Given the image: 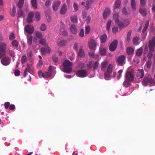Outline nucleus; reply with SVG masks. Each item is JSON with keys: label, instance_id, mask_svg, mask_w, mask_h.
Returning a JSON list of instances; mask_svg holds the SVG:
<instances>
[{"label": "nucleus", "instance_id": "f257e3e1", "mask_svg": "<svg viewBox=\"0 0 155 155\" xmlns=\"http://www.w3.org/2000/svg\"><path fill=\"white\" fill-rule=\"evenodd\" d=\"M72 64V63L69 60H65L63 63L64 71L67 73H69L71 72L72 68L70 67Z\"/></svg>", "mask_w": 155, "mask_h": 155}, {"label": "nucleus", "instance_id": "f03ea898", "mask_svg": "<svg viewBox=\"0 0 155 155\" xmlns=\"http://www.w3.org/2000/svg\"><path fill=\"white\" fill-rule=\"evenodd\" d=\"M142 84L146 86L148 84H155V80L150 75L145 77L142 81Z\"/></svg>", "mask_w": 155, "mask_h": 155}, {"label": "nucleus", "instance_id": "7ed1b4c3", "mask_svg": "<svg viewBox=\"0 0 155 155\" xmlns=\"http://www.w3.org/2000/svg\"><path fill=\"white\" fill-rule=\"evenodd\" d=\"M113 65L110 64L108 66L106 71L104 73V78L106 80H109L110 79L111 74L112 73Z\"/></svg>", "mask_w": 155, "mask_h": 155}, {"label": "nucleus", "instance_id": "20e7f679", "mask_svg": "<svg viewBox=\"0 0 155 155\" xmlns=\"http://www.w3.org/2000/svg\"><path fill=\"white\" fill-rule=\"evenodd\" d=\"M6 48L7 45L5 43H0V59L5 55Z\"/></svg>", "mask_w": 155, "mask_h": 155}, {"label": "nucleus", "instance_id": "39448f33", "mask_svg": "<svg viewBox=\"0 0 155 155\" xmlns=\"http://www.w3.org/2000/svg\"><path fill=\"white\" fill-rule=\"evenodd\" d=\"M54 69H55V68H54V67L51 65H50L48 70V72H43V78H47L50 77L52 75L51 73L52 71Z\"/></svg>", "mask_w": 155, "mask_h": 155}, {"label": "nucleus", "instance_id": "423d86ee", "mask_svg": "<svg viewBox=\"0 0 155 155\" xmlns=\"http://www.w3.org/2000/svg\"><path fill=\"white\" fill-rule=\"evenodd\" d=\"M33 62L31 61L30 64H27V68L25 69L24 73V76L25 77L28 72H30L31 71L33 70L34 69L32 65Z\"/></svg>", "mask_w": 155, "mask_h": 155}, {"label": "nucleus", "instance_id": "0eeeda50", "mask_svg": "<svg viewBox=\"0 0 155 155\" xmlns=\"http://www.w3.org/2000/svg\"><path fill=\"white\" fill-rule=\"evenodd\" d=\"M118 41L117 40H114L110 44L109 47L110 50L111 51H114L117 46Z\"/></svg>", "mask_w": 155, "mask_h": 155}, {"label": "nucleus", "instance_id": "6e6552de", "mask_svg": "<svg viewBox=\"0 0 155 155\" xmlns=\"http://www.w3.org/2000/svg\"><path fill=\"white\" fill-rule=\"evenodd\" d=\"M76 74L77 76L78 77L84 78L87 76V72L85 70L81 69L78 71Z\"/></svg>", "mask_w": 155, "mask_h": 155}, {"label": "nucleus", "instance_id": "1a4fd4ad", "mask_svg": "<svg viewBox=\"0 0 155 155\" xmlns=\"http://www.w3.org/2000/svg\"><path fill=\"white\" fill-rule=\"evenodd\" d=\"M133 73L131 71H127L125 75V77L127 80L133 81L134 80V78Z\"/></svg>", "mask_w": 155, "mask_h": 155}, {"label": "nucleus", "instance_id": "9d476101", "mask_svg": "<svg viewBox=\"0 0 155 155\" xmlns=\"http://www.w3.org/2000/svg\"><path fill=\"white\" fill-rule=\"evenodd\" d=\"M154 47H155V37H153L151 40L149 41V48L150 51L153 52L154 51Z\"/></svg>", "mask_w": 155, "mask_h": 155}, {"label": "nucleus", "instance_id": "9b49d317", "mask_svg": "<svg viewBox=\"0 0 155 155\" xmlns=\"http://www.w3.org/2000/svg\"><path fill=\"white\" fill-rule=\"evenodd\" d=\"M24 30L28 34H31L34 31V28L31 25H28L25 27Z\"/></svg>", "mask_w": 155, "mask_h": 155}, {"label": "nucleus", "instance_id": "f8f14e48", "mask_svg": "<svg viewBox=\"0 0 155 155\" xmlns=\"http://www.w3.org/2000/svg\"><path fill=\"white\" fill-rule=\"evenodd\" d=\"M97 42L93 39H91L89 42L88 45L90 49L94 50L96 47Z\"/></svg>", "mask_w": 155, "mask_h": 155}, {"label": "nucleus", "instance_id": "ddd939ff", "mask_svg": "<svg viewBox=\"0 0 155 155\" xmlns=\"http://www.w3.org/2000/svg\"><path fill=\"white\" fill-rule=\"evenodd\" d=\"M1 62L2 64L5 65L7 66L10 63V60L8 57H4L1 59Z\"/></svg>", "mask_w": 155, "mask_h": 155}, {"label": "nucleus", "instance_id": "4468645a", "mask_svg": "<svg viewBox=\"0 0 155 155\" xmlns=\"http://www.w3.org/2000/svg\"><path fill=\"white\" fill-rule=\"evenodd\" d=\"M61 2L60 1L57 0L54 2L52 5L53 10L56 12L58 9L61 5Z\"/></svg>", "mask_w": 155, "mask_h": 155}, {"label": "nucleus", "instance_id": "2eb2a0df", "mask_svg": "<svg viewBox=\"0 0 155 155\" xmlns=\"http://www.w3.org/2000/svg\"><path fill=\"white\" fill-rule=\"evenodd\" d=\"M69 30L71 32L72 34L76 35L77 33V28L74 24H72L71 25L69 28Z\"/></svg>", "mask_w": 155, "mask_h": 155}, {"label": "nucleus", "instance_id": "dca6fc26", "mask_svg": "<svg viewBox=\"0 0 155 155\" xmlns=\"http://www.w3.org/2000/svg\"><path fill=\"white\" fill-rule=\"evenodd\" d=\"M126 21L127 22V24H124L121 21H120L119 20L116 21V22L118 25L119 28L121 29L124 27H125L127 26L129 24L130 22L128 20H126Z\"/></svg>", "mask_w": 155, "mask_h": 155}, {"label": "nucleus", "instance_id": "f3484780", "mask_svg": "<svg viewBox=\"0 0 155 155\" xmlns=\"http://www.w3.org/2000/svg\"><path fill=\"white\" fill-rule=\"evenodd\" d=\"M67 8L66 5L64 4L62 5L61 7L60 13L62 15H64L66 12Z\"/></svg>", "mask_w": 155, "mask_h": 155}, {"label": "nucleus", "instance_id": "a211bd4d", "mask_svg": "<svg viewBox=\"0 0 155 155\" xmlns=\"http://www.w3.org/2000/svg\"><path fill=\"white\" fill-rule=\"evenodd\" d=\"M50 48L48 46L45 47H42L41 49L42 53L45 54V53H49L51 51Z\"/></svg>", "mask_w": 155, "mask_h": 155}, {"label": "nucleus", "instance_id": "6ab92c4d", "mask_svg": "<svg viewBox=\"0 0 155 155\" xmlns=\"http://www.w3.org/2000/svg\"><path fill=\"white\" fill-rule=\"evenodd\" d=\"M125 58V57L124 55L119 56L117 60V61L119 65H121L123 63Z\"/></svg>", "mask_w": 155, "mask_h": 155}, {"label": "nucleus", "instance_id": "aec40b11", "mask_svg": "<svg viewBox=\"0 0 155 155\" xmlns=\"http://www.w3.org/2000/svg\"><path fill=\"white\" fill-rule=\"evenodd\" d=\"M34 15V13L32 12H29L28 15L27 21L28 23H30L32 22V18Z\"/></svg>", "mask_w": 155, "mask_h": 155}, {"label": "nucleus", "instance_id": "412c9836", "mask_svg": "<svg viewBox=\"0 0 155 155\" xmlns=\"http://www.w3.org/2000/svg\"><path fill=\"white\" fill-rule=\"evenodd\" d=\"M110 13V11L109 8H106L104 11L103 17L104 19H106Z\"/></svg>", "mask_w": 155, "mask_h": 155}, {"label": "nucleus", "instance_id": "4be33fe9", "mask_svg": "<svg viewBox=\"0 0 155 155\" xmlns=\"http://www.w3.org/2000/svg\"><path fill=\"white\" fill-rule=\"evenodd\" d=\"M107 38V35L105 34H104L100 36V41L101 43H105Z\"/></svg>", "mask_w": 155, "mask_h": 155}, {"label": "nucleus", "instance_id": "5701e85b", "mask_svg": "<svg viewBox=\"0 0 155 155\" xmlns=\"http://www.w3.org/2000/svg\"><path fill=\"white\" fill-rule=\"evenodd\" d=\"M139 12L142 16H145L147 14L146 8H140L139 9Z\"/></svg>", "mask_w": 155, "mask_h": 155}, {"label": "nucleus", "instance_id": "b1692460", "mask_svg": "<svg viewBox=\"0 0 155 155\" xmlns=\"http://www.w3.org/2000/svg\"><path fill=\"white\" fill-rule=\"evenodd\" d=\"M144 75V71L143 69L139 70L138 72L137 73V77H139L140 78H143Z\"/></svg>", "mask_w": 155, "mask_h": 155}, {"label": "nucleus", "instance_id": "393cba45", "mask_svg": "<svg viewBox=\"0 0 155 155\" xmlns=\"http://www.w3.org/2000/svg\"><path fill=\"white\" fill-rule=\"evenodd\" d=\"M108 62L107 61H104L101 63V70L102 71H104L105 68L108 64Z\"/></svg>", "mask_w": 155, "mask_h": 155}, {"label": "nucleus", "instance_id": "a878e982", "mask_svg": "<svg viewBox=\"0 0 155 155\" xmlns=\"http://www.w3.org/2000/svg\"><path fill=\"white\" fill-rule=\"evenodd\" d=\"M134 51V49L131 47H129L127 48V52L128 54H132Z\"/></svg>", "mask_w": 155, "mask_h": 155}, {"label": "nucleus", "instance_id": "bb28decb", "mask_svg": "<svg viewBox=\"0 0 155 155\" xmlns=\"http://www.w3.org/2000/svg\"><path fill=\"white\" fill-rule=\"evenodd\" d=\"M31 4L34 9H36L37 8V0H31Z\"/></svg>", "mask_w": 155, "mask_h": 155}, {"label": "nucleus", "instance_id": "cd10ccee", "mask_svg": "<svg viewBox=\"0 0 155 155\" xmlns=\"http://www.w3.org/2000/svg\"><path fill=\"white\" fill-rule=\"evenodd\" d=\"M130 81L127 80L126 79L123 83V85L124 87H127L131 85Z\"/></svg>", "mask_w": 155, "mask_h": 155}, {"label": "nucleus", "instance_id": "c85d7f7f", "mask_svg": "<svg viewBox=\"0 0 155 155\" xmlns=\"http://www.w3.org/2000/svg\"><path fill=\"white\" fill-rule=\"evenodd\" d=\"M70 18L72 22L74 23H76L77 22V15H72L71 16Z\"/></svg>", "mask_w": 155, "mask_h": 155}, {"label": "nucleus", "instance_id": "c756f323", "mask_svg": "<svg viewBox=\"0 0 155 155\" xmlns=\"http://www.w3.org/2000/svg\"><path fill=\"white\" fill-rule=\"evenodd\" d=\"M130 6L132 9L135 10L136 9V2L135 0H131Z\"/></svg>", "mask_w": 155, "mask_h": 155}, {"label": "nucleus", "instance_id": "7c9ffc66", "mask_svg": "<svg viewBox=\"0 0 155 155\" xmlns=\"http://www.w3.org/2000/svg\"><path fill=\"white\" fill-rule=\"evenodd\" d=\"M67 43V41L64 40L60 41L58 43V45L59 46H65Z\"/></svg>", "mask_w": 155, "mask_h": 155}, {"label": "nucleus", "instance_id": "2f4dec72", "mask_svg": "<svg viewBox=\"0 0 155 155\" xmlns=\"http://www.w3.org/2000/svg\"><path fill=\"white\" fill-rule=\"evenodd\" d=\"M143 50L142 48H140L137 50L136 52L137 55L138 56H140L142 54Z\"/></svg>", "mask_w": 155, "mask_h": 155}, {"label": "nucleus", "instance_id": "473e14b6", "mask_svg": "<svg viewBox=\"0 0 155 155\" xmlns=\"http://www.w3.org/2000/svg\"><path fill=\"white\" fill-rule=\"evenodd\" d=\"M78 56L80 57H82L84 56V51L81 47L78 53Z\"/></svg>", "mask_w": 155, "mask_h": 155}, {"label": "nucleus", "instance_id": "72a5a7b5", "mask_svg": "<svg viewBox=\"0 0 155 155\" xmlns=\"http://www.w3.org/2000/svg\"><path fill=\"white\" fill-rule=\"evenodd\" d=\"M121 2L120 0H116L114 4V8H119L120 6Z\"/></svg>", "mask_w": 155, "mask_h": 155}, {"label": "nucleus", "instance_id": "f704fd0d", "mask_svg": "<svg viewBox=\"0 0 155 155\" xmlns=\"http://www.w3.org/2000/svg\"><path fill=\"white\" fill-rule=\"evenodd\" d=\"M35 18L36 20L37 21H38L41 18V15L39 12H36L35 13Z\"/></svg>", "mask_w": 155, "mask_h": 155}, {"label": "nucleus", "instance_id": "c9c22d12", "mask_svg": "<svg viewBox=\"0 0 155 155\" xmlns=\"http://www.w3.org/2000/svg\"><path fill=\"white\" fill-rule=\"evenodd\" d=\"M51 0H47L45 3V6L47 8L49 7L52 3Z\"/></svg>", "mask_w": 155, "mask_h": 155}, {"label": "nucleus", "instance_id": "e433bc0d", "mask_svg": "<svg viewBox=\"0 0 155 155\" xmlns=\"http://www.w3.org/2000/svg\"><path fill=\"white\" fill-rule=\"evenodd\" d=\"M152 64L151 59H148L146 63V65L147 68H150Z\"/></svg>", "mask_w": 155, "mask_h": 155}, {"label": "nucleus", "instance_id": "4c0bfd02", "mask_svg": "<svg viewBox=\"0 0 155 155\" xmlns=\"http://www.w3.org/2000/svg\"><path fill=\"white\" fill-rule=\"evenodd\" d=\"M36 37L38 38L41 39L42 37V33L38 31H37L35 32Z\"/></svg>", "mask_w": 155, "mask_h": 155}, {"label": "nucleus", "instance_id": "58836bf2", "mask_svg": "<svg viewBox=\"0 0 155 155\" xmlns=\"http://www.w3.org/2000/svg\"><path fill=\"white\" fill-rule=\"evenodd\" d=\"M100 54L102 55H105L106 53V50L104 48H101L99 50Z\"/></svg>", "mask_w": 155, "mask_h": 155}, {"label": "nucleus", "instance_id": "ea45409f", "mask_svg": "<svg viewBox=\"0 0 155 155\" xmlns=\"http://www.w3.org/2000/svg\"><path fill=\"white\" fill-rule=\"evenodd\" d=\"M27 59L26 56L23 55L22 56L21 59V62L22 64H24L27 61Z\"/></svg>", "mask_w": 155, "mask_h": 155}, {"label": "nucleus", "instance_id": "a19ab883", "mask_svg": "<svg viewBox=\"0 0 155 155\" xmlns=\"http://www.w3.org/2000/svg\"><path fill=\"white\" fill-rule=\"evenodd\" d=\"M24 0H19L18 4V7L20 8H21L24 4Z\"/></svg>", "mask_w": 155, "mask_h": 155}, {"label": "nucleus", "instance_id": "79ce46f5", "mask_svg": "<svg viewBox=\"0 0 155 155\" xmlns=\"http://www.w3.org/2000/svg\"><path fill=\"white\" fill-rule=\"evenodd\" d=\"M17 14L19 17H21L23 16V13L22 10L21 8L19 9L17 11Z\"/></svg>", "mask_w": 155, "mask_h": 155}, {"label": "nucleus", "instance_id": "37998d69", "mask_svg": "<svg viewBox=\"0 0 155 155\" xmlns=\"http://www.w3.org/2000/svg\"><path fill=\"white\" fill-rule=\"evenodd\" d=\"M131 31H130L128 32L127 35V41L128 42H129L130 40V36L131 35Z\"/></svg>", "mask_w": 155, "mask_h": 155}, {"label": "nucleus", "instance_id": "c03bdc74", "mask_svg": "<svg viewBox=\"0 0 155 155\" xmlns=\"http://www.w3.org/2000/svg\"><path fill=\"white\" fill-rule=\"evenodd\" d=\"M46 25L44 23L42 24L40 27V30L42 31H45L46 29Z\"/></svg>", "mask_w": 155, "mask_h": 155}, {"label": "nucleus", "instance_id": "a18cd8bd", "mask_svg": "<svg viewBox=\"0 0 155 155\" xmlns=\"http://www.w3.org/2000/svg\"><path fill=\"white\" fill-rule=\"evenodd\" d=\"M12 45L14 47H18V44L16 40H14L12 42Z\"/></svg>", "mask_w": 155, "mask_h": 155}, {"label": "nucleus", "instance_id": "49530a36", "mask_svg": "<svg viewBox=\"0 0 155 155\" xmlns=\"http://www.w3.org/2000/svg\"><path fill=\"white\" fill-rule=\"evenodd\" d=\"M61 31L64 36H67L68 35V33L66 30H65L64 28H61Z\"/></svg>", "mask_w": 155, "mask_h": 155}, {"label": "nucleus", "instance_id": "de8ad7c7", "mask_svg": "<svg viewBox=\"0 0 155 155\" xmlns=\"http://www.w3.org/2000/svg\"><path fill=\"white\" fill-rule=\"evenodd\" d=\"M91 5V3L89 0H87L86 2L85 8L87 9H88L90 8Z\"/></svg>", "mask_w": 155, "mask_h": 155}, {"label": "nucleus", "instance_id": "09e8293b", "mask_svg": "<svg viewBox=\"0 0 155 155\" xmlns=\"http://www.w3.org/2000/svg\"><path fill=\"white\" fill-rule=\"evenodd\" d=\"M9 39L10 40H12L15 38V34L13 32H11L9 36Z\"/></svg>", "mask_w": 155, "mask_h": 155}, {"label": "nucleus", "instance_id": "8fccbe9b", "mask_svg": "<svg viewBox=\"0 0 155 155\" xmlns=\"http://www.w3.org/2000/svg\"><path fill=\"white\" fill-rule=\"evenodd\" d=\"M15 13H16V8L14 6L13 7L12 12L11 13V15L12 16H15Z\"/></svg>", "mask_w": 155, "mask_h": 155}, {"label": "nucleus", "instance_id": "3c124183", "mask_svg": "<svg viewBox=\"0 0 155 155\" xmlns=\"http://www.w3.org/2000/svg\"><path fill=\"white\" fill-rule=\"evenodd\" d=\"M90 31V28L89 26H87L85 27V34H88L89 33Z\"/></svg>", "mask_w": 155, "mask_h": 155}, {"label": "nucleus", "instance_id": "603ef678", "mask_svg": "<svg viewBox=\"0 0 155 155\" xmlns=\"http://www.w3.org/2000/svg\"><path fill=\"white\" fill-rule=\"evenodd\" d=\"M79 35L80 37H82L84 35V31L83 29L81 28L79 32Z\"/></svg>", "mask_w": 155, "mask_h": 155}, {"label": "nucleus", "instance_id": "864d4df0", "mask_svg": "<svg viewBox=\"0 0 155 155\" xmlns=\"http://www.w3.org/2000/svg\"><path fill=\"white\" fill-rule=\"evenodd\" d=\"M32 37L31 36H30L28 37V43L29 45H31L32 44Z\"/></svg>", "mask_w": 155, "mask_h": 155}, {"label": "nucleus", "instance_id": "5fc2aeb1", "mask_svg": "<svg viewBox=\"0 0 155 155\" xmlns=\"http://www.w3.org/2000/svg\"><path fill=\"white\" fill-rule=\"evenodd\" d=\"M111 24V20L109 21L107 23L106 29L108 31L109 30Z\"/></svg>", "mask_w": 155, "mask_h": 155}, {"label": "nucleus", "instance_id": "6e6d98bb", "mask_svg": "<svg viewBox=\"0 0 155 155\" xmlns=\"http://www.w3.org/2000/svg\"><path fill=\"white\" fill-rule=\"evenodd\" d=\"M139 39L137 37H134L133 39V42L135 44L137 45L139 41Z\"/></svg>", "mask_w": 155, "mask_h": 155}, {"label": "nucleus", "instance_id": "4d7b16f0", "mask_svg": "<svg viewBox=\"0 0 155 155\" xmlns=\"http://www.w3.org/2000/svg\"><path fill=\"white\" fill-rule=\"evenodd\" d=\"M46 41L44 39H42L39 41V43L42 45H45L46 44Z\"/></svg>", "mask_w": 155, "mask_h": 155}, {"label": "nucleus", "instance_id": "13d9d810", "mask_svg": "<svg viewBox=\"0 0 155 155\" xmlns=\"http://www.w3.org/2000/svg\"><path fill=\"white\" fill-rule=\"evenodd\" d=\"M146 0H140V5L142 6H144L146 5Z\"/></svg>", "mask_w": 155, "mask_h": 155}, {"label": "nucleus", "instance_id": "bf43d9fd", "mask_svg": "<svg viewBox=\"0 0 155 155\" xmlns=\"http://www.w3.org/2000/svg\"><path fill=\"white\" fill-rule=\"evenodd\" d=\"M99 65V63L98 61H95L94 64V65L93 66V69L94 70H96L98 67Z\"/></svg>", "mask_w": 155, "mask_h": 155}, {"label": "nucleus", "instance_id": "052dcab7", "mask_svg": "<svg viewBox=\"0 0 155 155\" xmlns=\"http://www.w3.org/2000/svg\"><path fill=\"white\" fill-rule=\"evenodd\" d=\"M152 51H150L147 54V57L149 59H151V58L153 56V54L152 53Z\"/></svg>", "mask_w": 155, "mask_h": 155}, {"label": "nucleus", "instance_id": "680f3d73", "mask_svg": "<svg viewBox=\"0 0 155 155\" xmlns=\"http://www.w3.org/2000/svg\"><path fill=\"white\" fill-rule=\"evenodd\" d=\"M52 60L54 62H57L58 61V57L55 55H54L52 57Z\"/></svg>", "mask_w": 155, "mask_h": 155}, {"label": "nucleus", "instance_id": "e2e57ef3", "mask_svg": "<svg viewBox=\"0 0 155 155\" xmlns=\"http://www.w3.org/2000/svg\"><path fill=\"white\" fill-rule=\"evenodd\" d=\"M73 7L74 8L75 12H76L78 10V4L75 2L73 4Z\"/></svg>", "mask_w": 155, "mask_h": 155}, {"label": "nucleus", "instance_id": "0e129e2a", "mask_svg": "<svg viewBox=\"0 0 155 155\" xmlns=\"http://www.w3.org/2000/svg\"><path fill=\"white\" fill-rule=\"evenodd\" d=\"M148 22L146 24L143 30V33H145L148 26Z\"/></svg>", "mask_w": 155, "mask_h": 155}, {"label": "nucleus", "instance_id": "69168bd1", "mask_svg": "<svg viewBox=\"0 0 155 155\" xmlns=\"http://www.w3.org/2000/svg\"><path fill=\"white\" fill-rule=\"evenodd\" d=\"M118 15L117 14H114V19L115 20V22L119 20L118 19Z\"/></svg>", "mask_w": 155, "mask_h": 155}, {"label": "nucleus", "instance_id": "338daca9", "mask_svg": "<svg viewBox=\"0 0 155 155\" xmlns=\"http://www.w3.org/2000/svg\"><path fill=\"white\" fill-rule=\"evenodd\" d=\"M10 105L9 102H6L4 104V106L5 109H8Z\"/></svg>", "mask_w": 155, "mask_h": 155}, {"label": "nucleus", "instance_id": "774afa93", "mask_svg": "<svg viewBox=\"0 0 155 155\" xmlns=\"http://www.w3.org/2000/svg\"><path fill=\"white\" fill-rule=\"evenodd\" d=\"M93 62L92 61H90L87 65V67L89 69H91L92 68V65Z\"/></svg>", "mask_w": 155, "mask_h": 155}]
</instances>
